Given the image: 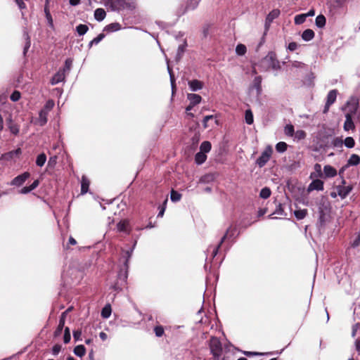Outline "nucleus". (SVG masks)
I'll return each mask as SVG.
<instances>
[{
  "label": "nucleus",
  "instance_id": "f257e3e1",
  "mask_svg": "<svg viewBox=\"0 0 360 360\" xmlns=\"http://www.w3.org/2000/svg\"><path fill=\"white\" fill-rule=\"evenodd\" d=\"M131 252L132 250H126L123 252L122 257L120 259V262L122 263V264L119 266L117 280L112 285V288L116 291L121 290L127 283V279L128 277L129 261L131 256Z\"/></svg>",
  "mask_w": 360,
  "mask_h": 360
},
{
  "label": "nucleus",
  "instance_id": "f03ea898",
  "mask_svg": "<svg viewBox=\"0 0 360 360\" xmlns=\"http://www.w3.org/2000/svg\"><path fill=\"white\" fill-rule=\"evenodd\" d=\"M259 67L263 71H269L270 70H278L281 69L280 62L277 59L275 52L270 51L259 62Z\"/></svg>",
  "mask_w": 360,
  "mask_h": 360
},
{
  "label": "nucleus",
  "instance_id": "7ed1b4c3",
  "mask_svg": "<svg viewBox=\"0 0 360 360\" xmlns=\"http://www.w3.org/2000/svg\"><path fill=\"white\" fill-rule=\"evenodd\" d=\"M109 4L113 11H132L135 8V3L130 0H109Z\"/></svg>",
  "mask_w": 360,
  "mask_h": 360
},
{
  "label": "nucleus",
  "instance_id": "20e7f679",
  "mask_svg": "<svg viewBox=\"0 0 360 360\" xmlns=\"http://www.w3.org/2000/svg\"><path fill=\"white\" fill-rule=\"evenodd\" d=\"M209 347L212 356L222 355V344L218 338L211 337L209 341Z\"/></svg>",
  "mask_w": 360,
  "mask_h": 360
},
{
  "label": "nucleus",
  "instance_id": "39448f33",
  "mask_svg": "<svg viewBox=\"0 0 360 360\" xmlns=\"http://www.w3.org/2000/svg\"><path fill=\"white\" fill-rule=\"evenodd\" d=\"M273 150L271 146H268L265 148V150L262 153L261 155L257 159L256 164L259 167H263L267 162L270 160V158L272 155Z\"/></svg>",
  "mask_w": 360,
  "mask_h": 360
},
{
  "label": "nucleus",
  "instance_id": "423d86ee",
  "mask_svg": "<svg viewBox=\"0 0 360 360\" xmlns=\"http://www.w3.org/2000/svg\"><path fill=\"white\" fill-rule=\"evenodd\" d=\"M346 181L344 179H342L341 184L335 187L338 195L342 198H345L349 193L352 191L353 187L352 185L346 186Z\"/></svg>",
  "mask_w": 360,
  "mask_h": 360
},
{
  "label": "nucleus",
  "instance_id": "0eeeda50",
  "mask_svg": "<svg viewBox=\"0 0 360 360\" xmlns=\"http://www.w3.org/2000/svg\"><path fill=\"white\" fill-rule=\"evenodd\" d=\"M236 231V225L231 224L229 226V228L226 230L224 236L221 238L219 243L217 245V246L213 250V252H212L213 257H215L217 255L219 249L220 248V247L221 246V245L224 242V240L226 238L232 237L234 235Z\"/></svg>",
  "mask_w": 360,
  "mask_h": 360
},
{
  "label": "nucleus",
  "instance_id": "6e6552de",
  "mask_svg": "<svg viewBox=\"0 0 360 360\" xmlns=\"http://www.w3.org/2000/svg\"><path fill=\"white\" fill-rule=\"evenodd\" d=\"M337 95H338V91L336 89L330 90L328 92V94L327 95L326 103V105H325L324 109H323V113H326L328 111L330 105L335 102Z\"/></svg>",
  "mask_w": 360,
  "mask_h": 360
},
{
  "label": "nucleus",
  "instance_id": "1a4fd4ad",
  "mask_svg": "<svg viewBox=\"0 0 360 360\" xmlns=\"http://www.w3.org/2000/svg\"><path fill=\"white\" fill-rule=\"evenodd\" d=\"M359 107V101L356 98H351L347 103L346 106V114H350L352 116L356 113Z\"/></svg>",
  "mask_w": 360,
  "mask_h": 360
},
{
  "label": "nucleus",
  "instance_id": "9d476101",
  "mask_svg": "<svg viewBox=\"0 0 360 360\" xmlns=\"http://www.w3.org/2000/svg\"><path fill=\"white\" fill-rule=\"evenodd\" d=\"M280 13L281 12L279 9H274L267 15L265 20L266 31L269 30L271 23L273 22L274 19L277 18L279 16Z\"/></svg>",
  "mask_w": 360,
  "mask_h": 360
},
{
  "label": "nucleus",
  "instance_id": "9b49d317",
  "mask_svg": "<svg viewBox=\"0 0 360 360\" xmlns=\"http://www.w3.org/2000/svg\"><path fill=\"white\" fill-rule=\"evenodd\" d=\"M30 176V173L28 172H25L22 174H20L15 176L11 181V185L20 186L24 184V182Z\"/></svg>",
  "mask_w": 360,
  "mask_h": 360
},
{
  "label": "nucleus",
  "instance_id": "f8f14e48",
  "mask_svg": "<svg viewBox=\"0 0 360 360\" xmlns=\"http://www.w3.org/2000/svg\"><path fill=\"white\" fill-rule=\"evenodd\" d=\"M343 145V141L340 137H333L331 139V141L330 142V145H326V146H319L321 148H340L342 147Z\"/></svg>",
  "mask_w": 360,
  "mask_h": 360
},
{
  "label": "nucleus",
  "instance_id": "ddd939ff",
  "mask_svg": "<svg viewBox=\"0 0 360 360\" xmlns=\"http://www.w3.org/2000/svg\"><path fill=\"white\" fill-rule=\"evenodd\" d=\"M68 311H70V309H68L67 311L62 313V314L60 317V319H59L58 326L53 333L54 337H58V336L60 335V334L63 331V329L64 328V326H65L66 314Z\"/></svg>",
  "mask_w": 360,
  "mask_h": 360
},
{
  "label": "nucleus",
  "instance_id": "4468645a",
  "mask_svg": "<svg viewBox=\"0 0 360 360\" xmlns=\"http://www.w3.org/2000/svg\"><path fill=\"white\" fill-rule=\"evenodd\" d=\"M117 229L120 232H124L127 234H129L131 232L129 222L127 219H124L118 222L117 224Z\"/></svg>",
  "mask_w": 360,
  "mask_h": 360
},
{
  "label": "nucleus",
  "instance_id": "2eb2a0df",
  "mask_svg": "<svg viewBox=\"0 0 360 360\" xmlns=\"http://www.w3.org/2000/svg\"><path fill=\"white\" fill-rule=\"evenodd\" d=\"M314 190L323 191V181L320 179L313 180L309 185L307 191L309 192Z\"/></svg>",
  "mask_w": 360,
  "mask_h": 360
},
{
  "label": "nucleus",
  "instance_id": "dca6fc26",
  "mask_svg": "<svg viewBox=\"0 0 360 360\" xmlns=\"http://www.w3.org/2000/svg\"><path fill=\"white\" fill-rule=\"evenodd\" d=\"M65 78V75L64 73V70L58 71L52 77L51 79V84L52 85H55L58 84L60 82H63Z\"/></svg>",
  "mask_w": 360,
  "mask_h": 360
},
{
  "label": "nucleus",
  "instance_id": "f3484780",
  "mask_svg": "<svg viewBox=\"0 0 360 360\" xmlns=\"http://www.w3.org/2000/svg\"><path fill=\"white\" fill-rule=\"evenodd\" d=\"M345 122L344 123V129L345 131H349L352 129H354L355 126L353 122V116H352L350 114H346L345 115Z\"/></svg>",
  "mask_w": 360,
  "mask_h": 360
},
{
  "label": "nucleus",
  "instance_id": "a211bd4d",
  "mask_svg": "<svg viewBox=\"0 0 360 360\" xmlns=\"http://www.w3.org/2000/svg\"><path fill=\"white\" fill-rule=\"evenodd\" d=\"M90 185L89 179L85 176L83 175L81 179V193L85 194L88 192L89 188Z\"/></svg>",
  "mask_w": 360,
  "mask_h": 360
},
{
  "label": "nucleus",
  "instance_id": "6ab92c4d",
  "mask_svg": "<svg viewBox=\"0 0 360 360\" xmlns=\"http://www.w3.org/2000/svg\"><path fill=\"white\" fill-rule=\"evenodd\" d=\"M323 172L326 177H334L337 175V170L330 165H325Z\"/></svg>",
  "mask_w": 360,
  "mask_h": 360
},
{
  "label": "nucleus",
  "instance_id": "aec40b11",
  "mask_svg": "<svg viewBox=\"0 0 360 360\" xmlns=\"http://www.w3.org/2000/svg\"><path fill=\"white\" fill-rule=\"evenodd\" d=\"M121 29V25L119 22H112L104 27L103 31L107 32H112L118 31Z\"/></svg>",
  "mask_w": 360,
  "mask_h": 360
},
{
  "label": "nucleus",
  "instance_id": "412c9836",
  "mask_svg": "<svg viewBox=\"0 0 360 360\" xmlns=\"http://www.w3.org/2000/svg\"><path fill=\"white\" fill-rule=\"evenodd\" d=\"M360 163V157L356 154H352L349 160H347V164L346 167L349 166H356Z\"/></svg>",
  "mask_w": 360,
  "mask_h": 360
},
{
  "label": "nucleus",
  "instance_id": "4be33fe9",
  "mask_svg": "<svg viewBox=\"0 0 360 360\" xmlns=\"http://www.w3.org/2000/svg\"><path fill=\"white\" fill-rule=\"evenodd\" d=\"M39 181L38 179H37V180L34 181L33 183L30 186L23 187L21 189L20 193L22 194L28 193L30 191L34 190L39 186Z\"/></svg>",
  "mask_w": 360,
  "mask_h": 360
},
{
  "label": "nucleus",
  "instance_id": "5701e85b",
  "mask_svg": "<svg viewBox=\"0 0 360 360\" xmlns=\"http://www.w3.org/2000/svg\"><path fill=\"white\" fill-rule=\"evenodd\" d=\"M314 32L312 30L307 29L302 32V39L304 41H309L314 39Z\"/></svg>",
  "mask_w": 360,
  "mask_h": 360
},
{
  "label": "nucleus",
  "instance_id": "b1692460",
  "mask_svg": "<svg viewBox=\"0 0 360 360\" xmlns=\"http://www.w3.org/2000/svg\"><path fill=\"white\" fill-rule=\"evenodd\" d=\"M188 85L192 91H198L202 88V82L198 79H193L188 82Z\"/></svg>",
  "mask_w": 360,
  "mask_h": 360
},
{
  "label": "nucleus",
  "instance_id": "393cba45",
  "mask_svg": "<svg viewBox=\"0 0 360 360\" xmlns=\"http://www.w3.org/2000/svg\"><path fill=\"white\" fill-rule=\"evenodd\" d=\"M48 113H49V112L45 111L42 109L39 111V123L40 126H44L46 124V122L48 121V119H47Z\"/></svg>",
  "mask_w": 360,
  "mask_h": 360
},
{
  "label": "nucleus",
  "instance_id": "a878e982",
  "mask_svg": "<svg viewBox=\"0 0 360 360\" xmlns=\"http://www.w3.org/2000/svg\"><path fill=\"white\" fill-rule=\"evenodd\" d=\"M106 16V13L103 8H97L94 11V18L98 21L103 20Z\"/></svg>",
  "mask_w": 360,
  "mask_h": 360
},
{
  "label": "nucleus",
  "instance_id": "bb28decb",
  "mask_svg": "<svg viewBox=\"0 0 360 360\" xmlns=\"http://www.w3.org/2000/svg\"><path fill=\"white\" fill-rule=\"evenodd\" d=\"M188 98L193 105H197L200 103L202 98L200 95L195 94H188Z\"/></svg>",
  "mask_w": 360,
  "mask_h": 360
},
{
  "label": "nucleus",
  "instance_id": "cd10ccee",
  "mask_svg": "<svg viewBox=\"0 0 360 360\" xmlns=\"http://www.w3.org/2000/svg\"><path fill=\"white\" fill-rule=\"evenodd\" d=\"M207 160V155L205 153L200 151L197 153L195 155V162L198 165H201L204 163Z\"/></svg>",
  "mask_w": 360,
  "mask_h": 360
},
{
  "label": "nucleus",
  "instance_id": "c85d7f7f",
  "mask_svg": "<svg viewBox=\"0 0 360 360\" xmlns=\"http://www.w3.org/2000/svg\"><path fill=\"white\" fill-rule=\"evenodd\" d=\"M200 1V0H188L186 3V6L184 13L188 10H194L195 8H196L199 4Z\"/></svg>",
  "mask_w": 360,
  "mask_h": 360
},
{
  "label": "nucleus",
  "instance_id": "c756f323",
  "mask_svg": "<svg viewBox=\"0 0 360 360\" xmlns=\"http://www.w3.org/2000/svg\"><path fill=\"white\" fill-rule=\"evenodd\" d=\"M262 77H255L253 80V86L257 89V94H261L262 91Z\"/></svg>",
  "mask_w": 360,
  "mask_h": 360
},
{
  "label": "nucleus",
  "instance_id": "7c9ffc66",
  "mask_svg": "<svg viewBox=\"0 0 360 360\" xmlns=\"http://www.w3.org/2000/svg\"><path fill=\"white\" fill-rule=\"evenodd\" d=\"M74 353L75 355L82 357L85 355L86 348L82 345H77L74 348Z\"/></svg>",
  "mask_w": 360,
  "mask_h": 360
},
{
  "label": "nucleus",
  "instance_id": "2f4dec72",
  "mask_svg": "<svg viewBox=\"0 0 360 360\" xmlns=\"http://www.w3.org/2000/svg\"><path fill=\"white\" fill-rule=\"evenodd\" d=\"M7 122H8V128L10 129V131L15 134V135H17L18 133H19V127L17 124H13L12 122V119L11 117H10L9 119L7 120Z\"/></svg>",
  "mask_w": 360,
  "mask_h": 360
},
{
  "label": "nucleus",
  "instance_id": "473e14b6",
  "mask_svg": "<svg viewBox=\"0 0 360 360\" xmlns=\"http://www.w3.org/2000/svg\"><path fill=\"white\" fill-rule=\"evenodd\" d=\"M326 19L323 15H321V14L319 15L316 18L315 23L318 27H320V28L323 27L326 25Z\"/></svg>",
  "mask_w": 360,
  "mask_h": 360
},
{
  "label": "nucleus",
  "instance_id": "72a5a7b5",
  "mask_svg": "<svg viewBox=\"0 0 360 360\" xmlns=\"http://www.w3.org/2000/svg\"><path fill=\"white\" fill-rule=\"evenodd\" d=\"M211 148H212L211 143L210 141H203L201 143L200 147V151L204 153L210 152Z\"/></svg>",
  "mask_w": 360,
  "mask_h": 360
},
{
  "label": "nucleus",
  "instance_id": "f704fd0d",
  "mask_svg": "<svg viewBox=\"0 0 360 360\" xmlns=\"http://www.w3.org/2000/svg\"><path fill=\"white\" fill-rule=\"evenodd\" d=\"M46 161V155L45 153H42L37 157L36 165L38 167H42L44 165Z\"/></svg>",
  "mask_w": 360,
  "mask_h": 360
},
{
  "label": "nucleus",
  "instance_id": "c9c22d12",
  "mask_svg": "<svg viewBox=\"0 0 360 360\" xmlns=\"http://www.w3.org/2000/svg\"><path fill=\"white\" fill-rule=\"evenodd\" d=\"M245 120L248 124H252L254 122L253 113L250 109L246 110L245 112Z\"/></svg>",
  "mask_w": 360,
  "mask_h": 360
},
{
  "label": "nucleus",
  "instance_id": "e433bc0d",
  "mask_svg": "<svg viewBox=\"0 0 360 360\" xmlns=\"http://www.w3.org/2000/svg\"><path fill=\"white\" fill-rule=\"evenodd\" d=\"M89 30V27L84 24H79L76 27V31L79 36L85 34Z\"/></svg>",
  "mask_w": 360,
  "mask_h": 360
},
{
  "label": "nucleus",
  "instance_id": "4c0bfd02",
  "mask_svg": "<svg viewBox=\"0 0 360 360\" xmlns=\"http://www.w3.org/2000/svg\"><path fill=\"white\" fill-rule=\"evenodd\" d=\"M294 214L298 220L303 219L307 214V210L303 209L295 210L294 212Z\"/></svg>",
  "mask_w": 360,
  "mask_h": 360
},
{
  "label": "nucleus",
  "instance_id": "58836bf2",
  "mask_svg": "<svg viewBox=\"0 0 360 360\" xmlns=\"http://www.w3.org/2000/svg\"><path fill=\"white\" fill-rule=\"evenodd\" d=\"M271 194V189L268 187H264L261 190L259 193V197L263 199H267L268 198L270 197Z\"/></svg>",
  "mask_w": 360,
  "mask_h": 360
},
{
  "label": "nucleus",
  "instance_id": "ea45409f",
  "mask_svg": "<svg viewBox=\"0 0 360 360\" xmlns=\"http://www.w3.org/2000/svg\"><path fill=\"white\" fill-rule=\"evenodd\" d=\"M273 214H277L280 217H285L287 215L284 212L283 207L281 203L276 205V210Z\"/></svg>",
  "mask_w": 360,
  "mask_h": 360
},
{
  "label": "nucleus",
  "instance_id": "a19ab883",
  "mask_svg": "<svg viewBox=\"0 0 360 360\" xmlns=\"http://www.w3.org/2000/svg\"><path fill=\"white\" fill-rule=\"evenodd\" d=\"M288 148V144L285 142L280 141L276 145V150L278 153H283Z\"/></svg>",
  "mask_w": 360,
  "mask_h": 360
},
{
  "label": "nucleus",
  "instance_id": "79ce46f5",
  "mask_svg": "<svg viewBox=\"0 0 360 360\" xmlns=\"http://www.w3.org/2000/svg\"><path fill=\"white\" fill-rule=\"evenodd\" d=\"M284 133L286 136H292L295 134L294 126L291 124H287L284 128Z\"/></svg>",
  "mask_w": 360,
  "mask_h": 360
},
{
  "label": "nucleus",
  "instance_id": "37998d69",
  "mask_svg": "<svg viewBox=\"0 0 360 360\" xmlns=\"http://www.w3.org/2000/svg\"><path fill=\"white\" fill-rule=\"evenodd\" d=\"M343 144L349 148H352L355 146V141L352 137L349 136L343 141Z\"/></svg>",
  "mask_w": 360,
  "mask_h": 360
},
{
  "label": "nucleus",
  "instance_id": "c03bdc74",
  "mask_svg": "<svg viewBox=\"0 0 360 360\" xmlns=\"http://www.w3.org/2000/svg\"><path fill=\"white\" fill-rule=\"evenodd\" d=\"M247 51L246 46L244 44H239L236 48V52L238 56H243Z\"/></svg>",
  "mask_w": 360,
  "mask_h": 360
},
{
  "label": "nucleus",
  "instance_id": "a18cd8bd",
  "mask_svg": "<svg viewBox=\"0 0 360 360\" xmlns=\"http://www.w3.org/2000/svg\"><path fill=\"white\" fill-rule=\"evenodd\" d=\"M307 17V15H305V14L297 15L295 17V23L296 25H301V24L304 23L306 20Z\"/></svg>",
  "mask_w": 360,
  "mask_h": 360
},
{
  "label": "nucleus",
  "instance_id": "49530a36",
  "mask_svg": "<svg viewBox=\"0 0 360 360\" xmlns=\"http://www.w3.org/2000/svg\"><path fill=\"white\" fill-rule=\"evenodd\" d=\"M154 333L157 337H158V338L162 337L165 333L163 326L161 325L155 326L154 328Z\"/></svg>",
  "mask_w": 360,
  "mask_h": 360
},
{
  "label": "nucleus",
  "instance_id": "de8ad7c7",
  "mask_svg": "<svg viewBox=\"0 0 360 360\" xmlns=\"http://www.w3.org/2000/svg\"><path fill=\"white\" fill-rule=\"evenodd\" d=\"M111 314V307L110 305L104 307L101 311V316L103 318H108Z\"/></svg>",
  "mask_w": 360,
  "mask_h": 360
},
{
  "label": "nucleus",
  "instance_id": "09e8293b",
  "mask_svg": "<svg viewBox=\"0 0 360 360\" xmlns=\"http://www.w3.org/2000/svg\"><path fill=\"white\" fill-rule=\"evenodd\" d=\"M44 12H45V14H46V18L48 20V22L49 24V25L51 27H53V18H52V16L49 12V7H48V5H46L45 7H44Z\"/></svg>",
  "mask_w": 360,
  "mask_h": 360
},
{
  "label": "nucleus",
  "instance_id": "8fccbe9b",
  "mask_svg": "<svg viewBox=\"0 0 360 360\" xmlns=\"http://www.w3.org/2000/svg\"><path fill=\"white\" fill-rule=\"evenodd\" d=\"M331 139H332V136L330 134H328V135H324L321 138V141H320V146H326V145H328H328H330V142L331 141Z\"/></svg>",
  "mask_w": 360,
  "mask_h": 360
},
{
  "label": "nucleus",
  "instance_id": "3c124183",
  "mask_svg": "<svg viewBox=\"0 0 360 360\" xmlns=\"http://www.w3.org/2000/svg\"><path fill=\"white\" fill-rule=\"evenodd\" d=\"M54 105H55L54 101L53 100L50 99L46 102L42 110L49 112L50 110H51L53 109V108L54 107Z\"/></svg>",
  "mask_w": 360,
  "mask_h": 360
},
{
  "label": "nucleus",
  "instance_id": "603ef678",
  "mask_svg": "<svg viewBox=\"0 0 360 360\" xmlns=\"http://www.w3.org/2000/svg\"><path fill=\"white\" fill-rule=\"evenodd\" d=\"M105 35L103 33L99 34L96 37L90 41L89 46H91L93 44H98L105 37Z\"/></svg>",
  "mask_w": 360,
  "mask_h": 360
},
{
  "label": "nucleus",
  "instance_id": "864d4df0",
  "mask_svg": "<svg viewBox=\"0 0 360 360\" xmlns=\"http://www.w3.org/2000/svg\"><path fill=\"white\" fill-rule=\"evenodd\" d=\"M170 198H171L172 201L177 202V201L180 200V199L181 198V195L179 193H178L177 191H176L174 190H172Z\"/></svg>",
  "mask_w": 360,
  "mask_h": 360
},
{
  "label": "nucleus",
  "instance_id": "5fc2aeb1",
  "mask_svg": "<svg viewBox=\"0 0 360 360\" xmlns=\"http://www.w3.org/2000/svg\"><path fill=\"white\" fill-rule=\"evenodd\" d=\"M71 339L70 331L68 327L65 328L63 341L64 343L68 344L70 342Z\"/></svg>",
  "mask_w": 360,
  "mask_h": 360
},
{
  "label": "nucleus",
  "instance_id": "6e6d98bb",
  "mask_svg": "<svg viewBox=\"0 0 360 360\" xmlns=\"http://www.w3.org/2000/svg\"><path fill=\"white\" fill-rule=\"evenodd\" d=\"M295 137L297 140H302L305 139L306 137V132L304 130H297L296 132H295Z\"/></svg>",
  "mask_w": 360,
  "mask_h": 360
},
{
  "label": "nucleus",
  "instance_id": "4d7b16f0",
  "mask_svg": "<svg viewBox=\"0 0 360 360\" xmlns=\"http://www.w3.org/2000/svg\"><path fill=\"white\" fill-rule=\"evenodd\" d=\"M200 134L199 131H195L193 136L191 138L192 144L195 146L200 141Z\"/></svg>",
  "mask_w": 360,
  "mask_h": 360
},
{
  "label": "nucleus",
  "instance_id": "13d9d810",
  "mask_svg": "<svg viewBox=\"0 0 360 360\" xmlns=\"http://www.w3.org/2000/svg\"><path fill=\"white\" fill-rule=\"evenodd\" d=\"M319 221L323 225L326 221V214L323 208H319Z\"/></svg>",
  "mask_w": 360,
  "mask_h": 360
},
{
  "label": "nucleus",
  "instance_id": "bf43d9fd",
  "mask_svg": "<svg viewBox=\"0 0 360 360\" xmlns=\"http://www.w3.org/2000/svg\"><path fill=\"white\" fill-rule=\"evenodd\" d=\"M10 98L12 101H18L20 98V93L18 91H14L11 94Z\"/></svg>",
  "mask_w": 360,
  "mask_h": 360
},
{
  "label": "nucleus",
  "instance_id": "052dcab7",
  "mask_svg": "<svg viewBox=\"0 0 360 360\" xmlns=\"http://www.w3.org/2000/svg\"><path fill=\"white\" fill-rule=\"evenodd\" d=\"M58 157L57 155L51 156L48 162V166L53 167L56 165Z\"/></svg>",
  "mask_w": 360,
  "mask_h": 360
},
{
  "label": "nucleus",
  "instance_id": "680f3d73",
  "mask_svg": "<svg viewBox=\"0 0 360 360\" xmlns=\"http://www.w3.org/2000/svg\"><path fill=\"white\" fill-rule=\"evenodd\" d=\"M360 245V233H359L356 238L351 243L352 248H357Z\"/></svg>",
  "mask_w": 360,
  "mask_h": 360
},
{
  "label": "nucleus",
  "instance_id": "e2e57ef3",
  "mask_svg": "<svg viewBox=\"0 0 360 360\" xmlns=\"http://www.w3.org/2000/svg\"><path fill=\"white\" fill-rule=\"evenodd\" d=\"M167 199H166L165 200L163 205L159 206L158 209L160 210H159V213L158 214V217H163L165 211V205L167 203Z\"/></svg>",
  "mask_w": 360,
  "mask_h": 360
},
{
  "label": "nucleus",
  "instance_id": "0e129e2a",
  "mask_svg": "<svg viewBox=\"0 0 360 360\" xmlns=\"http://www.w3.org/2000/svg\"><path fill=\"white\" fill-rule=\"evenodd\" d=\"M243 354L247 356H262V355L264 354V353L257 352H248V351L243 352Z\"/></svg>",
  "mask_w": 360,
  "mask_h": 360
},
{
  "label": "nucleus",
  "instance_id": "69168bd1",
  "mask_svg": "<svg viewBox=\"0 0 360 360\" xmlns=\"http://www.w3.org/2000/svg\"><path fill=\"white\" fill-rule=\"evenodd\" d=\"M214 118V115H207L204 117L203 120H202V124H203V127L204 128H207L208 127V122L210 120H212Z\"/></svg>",
  "mask_w": 360,
  "mask_h": 360
},
{
  "label": "nucleus",
  "instance_id": "338daca9",
  "mask_svg": "<svg viewBox=\"0 0 360 360\" xmlns=\"http://www.w3.org/2000/svg\"><path fill=\"white\" fill-rule=\"evenodd\" d=\"M82 336V330H77L73 331V338L75 341H78L81 340Z\"/></svg>",
  "mask_w": 360,
  "mask_h": 360
},
{
  "label": "nucleus",
  "instance_id": "774afa93",
  "mask_svg": "<svg viewBox=\"0 0 360 360\" xmlns=\"http://www.w3.org/2000/svg\"><path fill=\"white\" fill-rule=\"evenodd\" d=\"M60 349H61L60 345H58V344L55 345L52 348L53 354L57 355L60 352Z\"/></svg>",
  "mask_w": 360,
  "mask_h": 360
}]
</instances>
